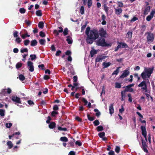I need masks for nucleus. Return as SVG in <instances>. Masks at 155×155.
I'll use <instances>...</instances> for the list:
<instances>
[{
    "label": "nucleus",
    "instance_id": "nucleus-1",
    "mask_svg": "<svg viewBox=\"0 0 155 155\" xmlns=\"http://www.w3.org/2000/svg\"><path fill=\"white\" fill-rule=\"evenodd\" d=\"M86 42L87 43L92 44L94 41L98 38L99 35L98 31L95 29L91 30L87 35Z\"/></svg>",
    "mask_w": 155,
    "mask_h": 155
},
{
    "label": "nucleus",
    "instance_id": "nucleus-2",
    "mask_svg": "<svg viewBox=\"0 0 155 155\" xmlns=\"http://www.w3.org/2000/svg\"><path fill=\"white\" fill-rule=\"evenodd\" d=\"M153 67L149 68H145L144 70L141 74L142 79L144 80H146L147 78H149L153 72Z\"/></svg>",
    "mask_w": 155,
    "mask_h": 155
},
{
    "label": "nucleus",
    "instance_id": "nucleus-3",
    "mask_svg": "<svg viewBox=\"0 0 155 155\" xmlns=\"http://www.w3.org/2000/svg\"><path fill=\"white\" fill-rule=\"evenodd\" d=\"M96 45L102 47H110L112 45V43L109 42L107 43L104 37H100L96 41Z\"/></svg>",
    "mask_w": 155,
    "mask_h": 155
},
{
    "label": "nucleus",
    "instance_id": "nucleus-4",
    "mask_svg": "<svg viewBox=\"0 0 155 155\" xmlns=\"http://www.w3.org/2000/svg\"><path fill=\"white\" fill-rule=\"evenodd\" d=\"M147 42L148 44H150L153 41L154 39V35L150 32H147Z\"/></svg>",
    "mask_w": 155,
    "mask_h": 155
},
{
    "label": "nucleus",
    "instance_id": "nucleus-5",
    "mask_svg": "<svg viewBox=\"0 0 155 155\" xmlns=\"http://www.w3.org/2000/svg\"><path fill=\"white\" fill-rule=\"evenodd\" d=\"M99 35L101 37L106 38L107 33L103 28H101L99 31Z\"/></svg>",
    "mask_w": 155,
    "mask_h": 155
},
{
    "label": "nucleus",
    "instance_id": "nucleus-6",
    "mask_svg": "<svg viewBox=\"0 0 155 155\" xmlns=\"http://www.w3.org/2000/svg\"><path fill=\"white\" fill-rule=\"evenodd\" d=\"M141 141L142 146V149L144 151V152L146 153H148V151L147 149V145L146 144V141H145L143 139H142Z\"/></svg>",
    "mask_w": 155,
    "mask_h": 155
},
{
    "label": "nucleus",
    "instance_id": "nucleus-7",
    "mask_svg": "<svg viewBox=\"0 0 155 155\" xmlns=\"http://www.w3.org/2000/svg\"><path fill=\"white\" fill-rule=\"evenodd\" d=\"M130 74V72L129 71L128 69L124 70L122 74L120 76V78H124L127 77Z\"/></svg>",
    "mask_w": 155,
    "mask_h": 155
},
{
    "label": "nucleus",
    "instance_id": "nucleus-8",
    "mask_svg": "<svg viewBox=\"0 0 155 155\" xmlns=\"http://www.w3.org/2000/svg\"><path fill=\"white\" fill-rule=\"evenodd\" d=\"M12 100L14 102H15V104L16 103L21 104V101L20 98L17 96H13L12 97Z\"/></svg>",
    "mask_w": 155,
    "mask_h": 155
},
{
    "label": "nucleus",
    "instance_id": "nucleus-9",
    "mask_svg": "<svg viewBox=\"0 0 155 155\" xmlns=\"http://www.w3.org/2000/svg\"><path fill=\"white\" fill-rule=\"evenodd\" d=\"M33 63L31 61H28L27 62L28 66L29 67V71L31 72L34 71V66L33 65Z\"/></svg>",
    "mask_w": 155,
    "mask_h": 155
},
{
    "label": "nucleus",
    "instance_id": "nucleus-10",
    "mask_svg": "<svg viewBox=\"0 0 155 155\" xmlns=\"http://www.w3.org/2000/svg\"><path fill=\"white\" fill-rule=\"evenodd\" d=\"M155 14V11L152 10L150 12V15H148L146 19L147 21H150L153 18L154 16V14Z\"/></svg>",
    "mask_w": 155,
    "mask_h": 155
},
{
    "label": "nucleus",
    "instance_id": "nucleus-11",
    "mask_svg": "<svg viewBox=\"0 0 155 155\" xmlns=\"http://www.w3.org/2000/svg\"><path fill=\"white\" fill-rule=\"evenodd\" d=\"M106 57L105 56H102V55H98L95 59V62H100L103 59H104Z\"/></svg>",
    "mask_w": 155,
    "mask_h": 155
},
{
    "label": "nucleus",
    "instance_id": "nucleus-12",
    "mask_svg": "<svg viewBox=\"0 0 155 155\" xmlns=\"http://www.w3.org/2000/svg\"><path fill=\"white\" fill-rule=\"evenodd\" d=\"M150 7L149 6H146L144 9L143 14L145 15H147L148 12H150Z\"/></svg>",
    "mask_w": 155,
    "mask_h": 155
},
{
    "label": "nucleus",
    "instance_id": "nucleus-13",
    "mask_svg": "<svg viewBox=\"0 0 155 155\" xmlns=\"http://www.w3.org/2000/svg\"><path fill=\"white\" fill-rule=\"evenodd\" d=\"M140 129L142 131V135L147 134V132L145 126L142 125L141 126Z\"/></svg>",
    "mask_w": 155,
    "mask_h": 155
},
{
    "label": "nucleus",
    "instance_id": "nucleus-14",
    "mask_svg": "<svg viewBox=\"0 0 155 155\" xmlns=\"http://www.w3.org/2000/svg\"><path fill=\"white\" fill-rule=\"evenodd\" d=\"M138 86L139 87H141L142 88H144L147 87L146 81H143L141 83L138 84Z\"/></svg>",
    "mask_w": 155,
    "mask_h": 155
},
{
    "label": "nucleus",
    "instance_id": "nucleus-15",
    "mask_svg": "<svg viewBox=\"0 0 155 155\" xmlns=\"http://www.w3.org/2000/svg\"><path fill=\"white\" fill-rule=\"evenodd\" d=\"M125 87V89H124V90L125 91H126V92H132L134 91V89L133 88L130 87L128 85L126 87Z\"/></svg>",
    "mask_w": 155,
    "mask_h": 155
},
{
    "label": "nucleus",
    "instance_id": "nucleus-16",
    "mask_svg": "<svg viewBox=\"0 0 155 155\" xmlns=\"http://www.w3.org/2000/svg\"><path fill=\"white\" fill-rule=\"evenodd\" d=\"M113 105L114 104H111L109 107V113L111 115L114 113Z\"/></svg>",
    "mask_w": 155,
    "mask_h": 155
},
{
    "label": "nucleus",
    "instance_id": "nucleus-17",
    "mask_svg": "<svg viewBox=\"0 0 155 155\" xmlns=\"http://www.w3.org/2000/svg\"><path fill=\"white\" fill-rule=\"evenodd\" d=\"M59 28L60 30H59L58 31L56 30H54V33L55 34L56 36H58L59 35V32H62L63 31V29L61 27H59Z\"/></svg>",
    "mask_w": 155,
    "mask_h": 155
},
{
    "label": "nucleus",
    "instance_id": "nucleus-18",
    "mask_svg": "<svg viewBox=\"0 0 155 155\" xmlns=\"http://www.w3.org/2000/svg\"><path fill=\"white\" fill-rule=\"evenodd\" d=\"M73 141H70L68 143V147H74V142L75 141L74 139H73Z\"/></svg>",
    "mask_w": 155,
    "mask_h": 155
},
{
    "label": "nucleus",
    "instance_id": "nucleus-19",
    "mask_svg": "<svg viewBox=\"0 0 155 155\" xmlns=\"http://www.w3.org/2000/svg\"><path fill=\"white\" fill-rule=\"evenodd\" d=\"M111 64V63L110 62H104L103 64V68L104 69L106 68L110 65Z\"/></svg>",
    "mask_w": 155,
    "mask_h": 155
},
{
    "label": "nucleus",
    "instance_id": "nucleus-20",
    "mask_svg": "<svg viewBox=\"0 0 155 155\" xmlns=\"http://www.w3.org/2000/svg\"><path fill=\"white\" fill-rule=\"evenodd\" d=\"M115 14L117 15H120L122 12V9L121 8L115 9Z\"/></svg>",
    "mask_w": 155,
    "mask_h": 155
},
{
    "label": "nucleus",
    "instance_id": "nucleus-21",
    "mask_svg": "<svg viewBox=\"0 0 155 155\" xmlns=\"http://www.w3.org/2000/svg\"><path fill=\"white\" fill-rule=\"evenodd\" d=\"M117 44H119L121 45L122 46V48L128 47L127 45L125 42H119V41H117Z\"/></svg>",
    "mask_w": 155,
    "mask_h": 155
},
{
    "label": "nucleus",
    "instance_id": "nucleus-22",
    "mask_svg": "<svg viewBox=\"0 0 155 155\" xmlns=\"http://www.w3.org/2000/svg\"><path fill=\"white\" fill-rule=\"evenodd\" d=\"M66 41H67L68 43L69 44H71L73 42L72 38L69 36L67 37Z\"/></svg>",
    "mask_w": 155,
    "mask_h": 155
},
{
    "label": "nucleus",
    "instance_id": "nucleus-23",
    "mask_svg": "<svg viewBox=\"0 0 155 155\" xmlns=\"http://www.w3.org/2000/svg\"><path fill=\"white\" fill-rule=\"evenodd\" d=\"M38 43V42L35 39L32 40L31 42V46H36Z\"/></svg>",
    "mask_w": 155,
    "mask_h": 155
},
{
    "label": "nucleus",
    "instance_id": "nucleus-24",
    "mask_svg": "<svg viewBox=\"0 0 155 155\" xmlns=\"http://www.w3.org/2000/svg\"><path fill=\"white\" fill-rule=\"evenodd\" d=\"M49 127L51 129L54 128L56 127V124L54 122H51L49 124Z\"/></svg>",
    "mask_w": 155,
    "mask_h": 155
},
{
    "label": "nucleus",
    "instance_id": "nucleus-25",
    "mask_svg": "<svg viewBox=\"0 0 155 155\" xmlns=\"http://www.w3.org/2000/svg\"><path fill=\"white\" fill-rule=\"evenodd\" d=\"M97 51L94 49H93L91 50L90 52V54L91 55V57H93L94 55L97 54Z\"/></svg>",
    "mask_w": 155,
    "mask_h": 155
},
{
    "label": "nucleus",
    "instance_id": "nucleus-26",
    "mask_svg": "<svg viewBox=\"0 0 155 155\" xmlns=\"http://www.w3.org/2000/svg\"><path fill=\"white\" fill-rule=\"evenodd\" d=\"M7 145L8 146V148L9 149L12 148L13 147V144L12 143V142L10 141H8L7 142Z\"/></svg>",
    "mask_w": 155,
    "mask_h": 155
},
{
    "label": "nucleus",
    "instance_id": "nucleus-27",
    "mask_svg": "<svg viewBox=\"0 0 155 155\" xmlns=\"http://www.w3.org/2000/svg\"><path fill=\"white\" fill-rule=\"evenodd\" d=\"M87 117L88 120L90 121H92L95 119L94 117H91L89 114L88 113L87 114Z\"/></svg>",
    "mask_w": 155,
    "mask_h": 155
},
{
    "label": "nucleus",
    "instance_id": "nucleus-28",
    "mask_svg": "<svg viewBox=\"0 0 155 155\" xmlns=\"http://www.w3.org/2000/svg\"><path fill=\"white\" fill-rule=\"evenodd\" d=\"M120 67H117V68L114 71L112 74V75H117L119 72V68H120Z\"/></svg>",
    "mask_w": 155,
    "mask_h": 155
},
{
    "label": "nucleus",
    "instance_id": "nucleus-29",
    "mask_svg": "<svg viewBox=\"0 0 155 155\" xmlns=\"http://www.w3.org/2000/svg\"><path fill=\"white\" fill-rule=\"evenodd\" d=\"M60 140L62 142H67L68 141V138L66 137H61Z\"/></svg>",
    "mask_w": 155,
    "mask_h": 155
},
{
    "label": "nucleus",
    "instance_id": "nucleus-30",
    "mask_svg": "<svg viewBox=\"0 0 155 155\" xmlns=\"http://www.w3.org/2000/svg\"><path fill=\"white\" fill-rule=\"evenodd\" d=\"M96 130L98 132L102 131L104 130L103 127L102 126H99L96 127Z\"/></svg>",
    "mask_w": 155,
    "mask_h": 155
},
{
    "label": "nucleus",
    "instance_id": "nucleus-31",
    "mask_svg": "<svg viewBox=\"0 0 155 155\" xmlns=\"http://www.w3.org/2000/svg\"><path fill=\"white\" fill-rule=\"evenodd\" d=\"M39 42L40 45H45L46 42V41L45 39H40L39 40Z\"/></svg>",
    "mask_w": 155,
    "mask_h": 155
},
{
    "label": "nucleus",
    "instance_id": "nucleus-32",
    "mask_svg": "<svg viewBox=\"0 0 155 155\" xmlns=\"http://www.w3.org/2000/svg\"><path fill=\"white\" fill-rule=\"evenodd\" d=\"M132 31H128L126 35V37L128 38H130L132 37Z\"/></svg>",
    "mask_w": 155,
    "mask_h": 155
},
{
    "label": "nucleus",
    "instance_id": "nucleus-33",
    "mask_svg": "<svg viewBox=\"0 0 155 155\" xmlns=\"http://www.w3.org/2000/svg\"><path fill=\"white\" fill-rule=\"evenodd\" d=\"M44 24L43 21H40L38 23V27L41 28H43L44 27Z\"/></svg>",
    "mask_w": 155,
    "mask_h": 155
},
{
    "label": "nucleus",
    "instance_id": "nucleus-34",
    "mask_svg": "<svg viewBox=\"0 0 155 155\" xmlns=\"http://www.w3.org/2000/svg\"><path fill=\"white\" fill-rule=\"evenodd\" d=\"M93 124L95 126H97L100 124V123L98 120H96L93 122Z\"/></svg>",
    "mask_w": 155,
    "mask_h": 155
},
{
    "label": "nucleus",
    "instance_id": "nucleus-35",
    "mask_svg": "<svg viewBox=\"0 0 155 155\" xmlns=\"http://www.w3.org/2000/svg\"><path fill=\"white\" fill-rule=\"evenodd\" d=\"M36 15L38 16H41L42 15V13L41 10L37 11L36 12Z\"/></svg>",
    "mask_w": 155,
    "mask_h": 155
},
{
    "label": "nucleus",
    "instance_id": "nucleus-36",
    "mask_svg": "<svg viewBox=\"0 0 155 155\" xmlns=\"http://www.w3.org/2000/svg\"><path fill=\"white\" fill-rule=\"evenodd\" d=\"M98 135L101 138H102L105 136V134L104 132H102L99 133Z\"/></svg>",
    "mask_w": 155,
    "mask_h": 155
},
{
    "label": "nucleus",
    "instance_id": "nucleus-37",
    "mask_svg": "<svg viewBox=\"0 0 155 155\" xmlns=\"http://www.w3.org/2000/svg\"><path fill=\"white\" fill-rule=\"evenodd\" d=\"M5 110L3 109H0V115L1 116L3 117L5 115Z\"/></svg>",
    "mask_w": 155,
    "mask_h": 155
},
{
    "label": "nucleus",
    "instance_id": "nucleus-38",
    "mask_svg": "<svg viewBox=\"0 0 155 155\" xmlns=\"http://www.w3.org/2000/svg\"><path fill=\"white\" fill-rule=\"evenodd\" d=\"M19 78L21 81H23L25 79V77L22 74H21L19 75Z\"/></svg>",
    "mask_w": 155,
    "mask_h": 155
},
{
    "label": "nucleus",
    "instance_id": "nucleus-39",
    "mask_svg": "<svg viewBox=\"0 0 155 155\" xmlns=\"http://www.w3.org/2000/svg\"><path fill=\"white\" fill-rule=\"evenodd\" d=\"M80 12L81 15H83L84 13V6H81L80 9Z\"/></svg>",
    "mask_w": 155,
    "mask_h": 155
},
{
    "label": "nucleus",
    "instance_id": "nucleus-40",
    "mask_svg": "<svg viewBox=\"0 0 155 155\" xmlns=\"http://www.w3.org/2000/svg\"><path fill=\"white\" fill-rule=\"evenodd\" d=\"M26 33L21 35V37L23 39L25 38L26 37H29L30 36V35H29L28 34L27 32L26 31Z\"/></svg>",
    "mask_w": 155,
    "mask_h": 155
},
{
    "label": "nucleus",
    "instance_id": "nucleus-41",
    "mask_svg": "<svg viewBox=\"0 0 155 155\" xmlns=\"http://www.w3.org/2000/svg\"><path fill=\"white\" fill-rule=\"evenodd\" d=\"M31 58V61H33L37 57L35 54H31L30 56Z\"/></svg>",
    "mask_w": 155,
    "mask_h": 155
},
{
    "label": "nucleus",
    "instance_id": "nucleus-42",
    "mask_svg": "<svg viewBox=\"0 0 155 155\" xmlns=\"http://www.w3.org/2000/svg\"><path fill=\"white\" fill-rule=\"evenodd\" d=\"M126 92L124 90L121 91V96L125 97L126 96Z\"/></svg>",
    "mask_w": 155,
    "mask_h": 155
},
{
    "label": "nucleus",
    "instance_id": "nucleus-43",
    "mask_svg": "<svg viewBox=\"0 0 155 155\" xmlns=\"http://www.w3.org/2000/svg\"><path fill=\"white\" fill-rule=\"evenodd\" d=\"M104 10L105 11V12L107 14H108V10L109 9V8L106 5L104 4Z\"/></svg>",
    "mask_w": 155,
    "mask_h": 155
},
{
    "label": "nucleus",
    "instance_id": "nucleus-44",
    "mask_svg": "<svg viewBox=\"0 0 155 155\" xmlns=\"http://www.w3.org/2000/svg\"><path fill=\"white\" fill-rule=\"evenodd\" d=\"M22 65V64L20 62L18 63L16 65V68L17 69H18L21 68Z\"/></svg>",
    "mask_w": 155,
    "mask_h": 155
},
{
    "label": "nucleus",
    "instance_id": "nucleus-45",
    "mask_svg": "<svg viewBox=\"0 0 155 155\" xmlns=\"http://www.w3.org/2000/svg\"><path fill=\"white\" fill-rule=\"evenodd\" d=\"M90 28L89 27H87L86 29L85 33L86 35H87L90 33Z\"/></svg>",
    "mask_w": 155,
    "mask_h": 155
},
{
    "label": "nucleus",
    "instance_id": "nucleus-46",
    "mask_svg": "<svg viewBox=\"0 0 155 155\" xmlns=\"http://www.w3.org/2000/svg\"><path fill=\"white\" fill-rule=\"evenodd\" d=\"M92 5V0H88L87 1V6L89 8H90L91 6Z\"/></svg>",
    "mask_w": 155,
    "mask_h": 155
},
{
    "label": "nucleus",
    "instance_id": "nucleus-47",
    "mask_svg": "<svg viewBox=\"0 0 155 155\" xmlns=\"http://www.w3.org/2000/svg\"><path fill=\"white\" fill-rule=\"evenodd\" d=\"M127 96L129 98L128 101L129 102L131 103L132 102V99L131 94L130 93L128 94H127Z\"/></svg>",
    "mask_w": 155,
    "mask_h": 155
},
{
    "label": "nucleus",
    "instance_id": "nucleus-48",
    "mask_svg": "<svg viewBox=\"0 0 155 155\" xmlns=\"http://www.w3.org/2000/svg\"><path fill=\"white\" fill-rule=\"evenodd\" d=\"M68 29L67 28H64V31L63 32V34L64 36H65L68 34Z\"/></svg>",
    "mask_w": 155,
    "mask_h": 155
},
{
    "label": "nucleus",
    "instance_id": "nucleus-49",
    "mask_svg": "<svg viewBox=\"0 0 155 155\" xmlns=\"http://www.w3.org/2000/svg\"><path fill=\"white\" fill-rule=\"evenodd\" d=\"M115 87L116 88H120L121 87V84L118 82H116L115 83Z\"/></svg>",
    "mask_w": 155,
    "mask_h": 155
},
{
    "label": "nucleus",
    "instance_id": "nucleus-50",
    "mask_svg": "<svg viewBox=\"0 0 155 155\" xmlns=\"http://www.w3.org/2000/svg\"><path fill=\"white\" fill-rule=\"evenodd\" d=\"M26 10L24 8H21L19 9V12L21 14H24Z\"/></svg>",
    "mask_w": 155,
    "mask_h": 155
},
{
    "label": "nucleus",
    "instance_id": "nucleus-51",
    "mask_svg": "<svg viewBox=\"0 0 155 155\" xmlns=\"http://www.w3.org/2000/svg\"><path fill=\"white\" fill-rule=\"evenodd\" d=\"M117 5L119 7L121 8L124 7V4L123 3L121 2H117Z\"/></svg>",
    "mask_w": 155,
    "mask_h": 155
},
{
    "label": "nucleus",
    "instance_id": "nucleus-52",
    "mask_svg": "<svg viewBox=\"0 0 155 155\" xmlns=\"http://www.w3.org/2000/svg\"><path fill=\"white\" fill-rule=\"evenodd\" d=\"M28 51V49L27 48L21 49L20 51L21 53L24 52H27Z\"/></svg>",
    "mask_w": 155,
    "mask_h": 155
},
{
    "label": "nucleus",
    "instance_id": "nucleus-53",
    "mask_svg": "<svg viewBox=\"0 0 155 155\" xmlns=\"http://www.w3.org/2000/svg\"><path fill=\"white\" fill-rule=\"evenodd\" d=\"M115 152L117 153H119L120 149L119 147L116 146V148L115 149Z\"/></svg>",
    "mask_w": 155,
    "mask_h": 155
},
{
    "label": "nucleus",
    "instance_id": "nucleus-54",
    "mask_svg": "<svg viewBox=\"0 0 155 155\" xmlns=\"http://www.w3.org/2000/svg\"><path fill=\"white\" fill-rule=\"evenodd\" d=\"M39 35L41 37L43 38L45 37V33L42 31H41L39 33Z\"/></svg>",
    "mask_w": 155,
    "mask_h": 155
},
{
    "label": "nucleus",
    "instance_id": "nucleus-55",
    "mask_svg": "<svg viewBox=\"0 0 155 155\" xmlns=\"http://www.w3.org/2000/svg\"><path fill=\"white\" fill-rule=\"evenodd\" d=\"M58 114V112L55 111H53L51 113V115L52 117H54L56 115H57Z\"/></svg>",
    "mask_w": 155,
    "mask_h": 155
},
{
    "label": "nucleus",
    "instance_id": "nucleus-56",
    "mask_svg": "<svg viewBox=\"0 0 155 155\" xmlns=\"http://www.w3.org/2000/svg\"><path fill=\"white\" fill-rule=\"evenodd\" d=\"M15 41L18 44H19L21 42V40L20 37H18L16 38Z\"/></svg>",
    "mask_w": 155,
    "mask_h": 155
},
{
    "label": "nucleus",
    "instance_id": "nucleus-57",
    "mask_svg": "<svg viewBox=\"0 0 155 155\" xmlns=\"http://www.w3.org/2000/svg\"><path fill=\"white\" fill-rule=\"evenodd\" d=\"M58 129L59 130H64V131L67 130V128L65 127L62 128L61 127H58Z\"/></svg>",
    "mask_w": 155,
    "mask_h": 155
},
{
    "label": "nucleus",
    "instance_id": "nucleus-58",
    "mask_svg": "<svg viewBox=\"0 0 155 155\" xmlns=\"http://www.w3.org/2000/svg\"><path fill=\"white\" fill-rule=\"evenodd\" d=\"M24 45L25 46L28 45L30 41L29 40H26L24 41Z\"/></svg>",
    "mask_w": 155,
    "mask_h": 155
},
{
    "label": "nucleus",
    "instance_id": "nucleus-59",
    "mask_svg": "<svg viewBox=\"0 0 155 155\" xmlns=\"http://www.w3.org/2000/svg\"><path fill=\"white\" fill-rule=\"evenodd\" d=\"M12 125V124L11 123H7L6 124L5 126L7 128H9Z\"/></svg>",
    "mask_w": 155,
    "mask_h": 155
},
{
    "label": "nucleus",
    "instance_id": "nucleus-60",
    "mask_svg": "<svg viewBox=\"0 0 155 155\" xmlns=\"http://www.w3.org/2000/svg\"><path fill=\"white\" fill-rule=\"evenodd\" d=\"M1 94L2 95H5L7 94L6 89H2Z\"/></svg>",
    "mask_w": 155,
    "mask_h": 155
},
{
    "label": "nucleus",
    "instance_id": "nucleus-61",
    "mask_svg": "<svg viewBox=\"0 0 155 155\" xmlns=\"http://www.w3.org/2000/svg\"><path fill=\"white\" fill-rule=\"evenodd\" d=\"M38 67L39 68H41V69L43 70H45V66L44 64H39L38 65Z\"/></svg>",
    "mask_w": 155,
    "mask_h": 155
},
{
    "label": "nucleus",
    "instance_id": "nucleus-62",
    "mask_svg": "<svg viewBox=\"0 0 155 155\" xmlns=\"http://www.w3.org/2000/svg\"><path fill=\"white\" fill-rule=\"evenodd\" d=\"M75 143L76 145H78L79 146H81L82 145V143L81 141H77L75 142Z\"/></svg>",
    "mask_w": 155,
    "mask_h": 155
},
{
    "label": "nucleus",
    "instance_id": "nucleus-63",
    "mask_svg": "<svg viewBox=\"0 0 155 155\" xmlns=\"http://www.w3.org/2000/svg\"><path fill=\"white\" fill-rule=\"evenodd\" d=\"M65 54L67 55H68V56H69L70 55L71 56V52L70 50H68L65 52Z\"/></svg>",
    "mask_w": 155,
    "mask_h": 155
},
{
    "label": "nucleus",
    "instance_id": "nucleus-64",
    "mask_svg": "<svg viewBox=\"0 0 155 155\" xmlns=\"http://www.w3.org/2000/svg\"><path fill=\"white\" fill-rule=\"evenodd\" d=\"M59 109V108L58 106L57 105H54L53 107V109L54 110H58Z\"/></svg>",
    "mask_w": 155,
    "mask_h": 155
}]
</instances>
